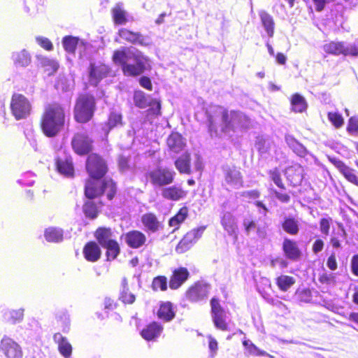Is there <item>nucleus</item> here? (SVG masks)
<instances>
[{"instance_id": "nucleus-1", "label": "nucleus", "mask_w": 358, "mask_h": 358, "mask_svg": "<svg viewBox=\"0 0 358 358\" xmlns=\"http://www.w3.org/2000/svg\"><path fill=\"white\" fill-rule=\"evenodd\" d=\"M129 50L123 47L115 50L112 55L113 64L121 68L125 76L137 77L151 69L150 59L147 56L137 49L129 55Z\"/></svg>"}, {"instance_id": "nucleus-2", "label": "nucleus", "mask_w": 358, "mask_h": 358, "mask_svg": "<svg viewBox=\"0 0 358 358\" xmlns=\"http://www.w3.org/2000/svg\"><path fill=\"white\" fill-rule=\"evenodd\" d=\"M64 106L52 101L45 105L39 120V127L42 133L48 138L57 136L64 129L66 123Z\"/></svg>"}, {"instance_id": "nucleus-3", "label": "nucleus", "mask_w": 358, "mask_h": 358, "mask_svg": "<svg viewBox=\"0 0 358 358\" xmlns=\"http://www.w3.org/2000/svg\"><path fill=\"white\" fill-rule=\"evenodd\" d=\"M117 192L116 182L110 178L94 179L89 177L85 182L84 195L88 199H95L106 194L108 200H113Z\"/></svg>"}, {"instance_id": "nucleus-4", "label": "nucleus", "mask_w": 358, "mask_h": 358, "mask_svg": "<svg viewBox=\"0 0 358 358\" xmlns=\"http://www.w3.org/2000/svg\"><path fill=\"white\" fill-rule=\"evenodd\" d=\"M250 126V117L238 110H228L224 108L221 112L220 131L230 134L236 130L247 129Z\"/></svg>"}, {"instance_id": "nucleus-5", "label": "nucleus", "mask_w": 358, "mask_h": 358, "mask_svg": "<svg viewBox=\"0 0 358 358\" xmlns=\"http://www.w3.org/2000/svg\"><path fill=\"white\" fill-rule=\"evenodd\" d=\"M96 110L94 96L90 93L80 94L73 107V119L78 124H87L93 119Z\"/></svg>"}, {"instance_id": "nucleus-6", "label": "nucleus", "mask_w": 358, "mask_h": 358, "mask_svg": "<svg viewBox=\"0 0 358 358\" xmlns=\"http://www.w3.org/2000/svg\"><path fill=\"white\" fill-rule=\"evenodd\" d=\"M85 170L89 177L102 179L108 171L106 160L96 152L90 153L85 161Z\"/></svg>"}, {"instance_id": "nucleus-7", "label": "nucleus", "mask_w": 358, "mask_h": 358, "mask_svg": "<svg viewBox=\"0 0 358 358\" xmlns=\"http://www.w3.org/2000/svg\"><path fill=\"white\" fill-rule=\"evenodd\" d=\"M176 172L171 169L159 166L148 171L145 178L150 182L156 187H165L175 181Z\"/></svg>"}, {"instance_id": "nucleus-8", "label": "nucleus", "mask_w": 358, "mask_h": 358, "mask_svg": "<svg viewBox=\"0 0 358 358\" xmlns=\"http://www.w3.org/2000/svg\"><path fill=\"white\" fill-rule=\"evenodd\" d=\"M10 108L12 115L16 120L28 117L31 113V104L29 99L22 94L14 93L11 96Z\"/></svg>"}, {"instance_id": "nucleus-9", "label": "nucleus", "mask_w": 358, "mask_h": 358, "mask_svg": "<svg viewBox=\"0 0 358 358\" xmlns=\"http://www.w3.org/2000/svg\"><path fill=\"white\" fill-rule=\"evenodd\" d=\"M210 305L212 321L215 327L222 331H229L230 327L227 322L226 312L222 306L219 298L215 296L211 298Z\"/></svg>"}, {"instance_id": "nucleus-10", "label": "nucleus", "mask_w": 358, "mask_h": 358, "mask_svg": "<svg viewBox=\"0 0 358 358\" xmlns=\"http://www.w3.org/2000/svg\"><path fill=\"white\" fill-rule=\"evenodd\" d=\"M71 143L73 151L80 156L89 155L94 148V140L86 132L74 134Z\"/></svg>"}, {"instance_id": "nucleus-11", "label": "nucleus", "mask_w": 358, "mask_h": 358, "mask_svg": "<svg viewBox=\"0 0 358 358\" xmlns=\"http://www.w3.org/2000/svg\"><path fill=\"white\" fill-rule=\"evenodd\" d=\"M206 229V227H199L186 232L176 246V252L178 254L185 253L192 248Z\"/></svg>"}, {"instance_id": "nucleus-12", "label": "nucleus", "mask_w": 358, "mask_h": 358, "mask_svg": "<svg viewBox=\"0 0 358 358\" xmlns=\"http://www.w3.org/2000/svg\"><path fill=\"white\" fill-rule=\"evenodd\" d=\"M209 294V286L197 281L187 287L185 296L191 303H197L206 299Z\"/></svg>"}, {"instance_id": "nucleus-13", "label": "nucleus", "mask_w": 358, "mask_h": 358, "mask_svg": "<svg viewBox=\"0 0 358 358\" xmlns=\"http://www.w3.org/2000/svg\"><path fill=\"white\" fill-rule=\"evenodd\" d=\"M89 82L97 86L103 79L107 78L110 73V68L102 62H91L88 67Z\"/></svg>"}, {"instance_id": "nucleus-14", "label": "nucleus", "mask_w": 358, "mask_h": 358, "mask_svg": "<svg viewBox=\"0 0 358 358\" xmlns=\"http://www.w3.org/2000/svg\"><path fill=\"white\" fill-rule=\"evenodd\" d=\"M0 350L7 358H22L21 347L9 337L3 336L1 341Z\"/></svg>"}, {"instance_id": "nucleus-15", "label": "nucleus", "mask_w": 358, "mask_h": 358, "mask_svg": "<svg viewBox=\"0 0 358 358\" xmlns=\"http://www.w3.org/2000/svg\"><path fill=\"white\" fill-rule=\"evenodd\" d=\"M190 273L185 267H178L172 271L169 281V287L171 289H179L189 279Z\"/></svg>"}, {"instance_id": "nucleus-16", "label": "nucleus", "mask_w": 358, "mask_h": 358, "mask_svg": "<svg viewBox=\"0 0 358 358\" xmlns=\"http://www.w3.org/2000/svg\"><path fill=\"white\" fill-rule=\"evenodd\" d=\"M83 255L87 262L94 263L101 259L102 251L100 245L95 241H90L84 245Z\"/></svg>"}, {"instance_id": "nucleus-17", "label": "nucleus", "mask_w": 358, "mask_h": 358, "mask_svg": "<svg viewBox=\"0 0 358 358\" xmlns=\"http://www.w3.org/2000/svg\"><path fill=\"white\" fill-rule=\"evenodd\" d=\"M282 249L285 256L290 260L297 261L301 255V251L296 241L290 238H285L282 242Z\"/></svg>"}, {"instance_id": "nucleus-18", "label": "nucleus", "mask_w": 358, "mask_h": 358, "mask_svg": "<svg viewBox=\"0 0 358 358\" xmlns=\"http://www.w3.org/2000/svg\"><path fill=\"white\" fill-rule=\"evenodd\" d=\"M124 240L129 248L138 249L145 245L147 238L141 231L131 230L124 234Z\"/></svg>"}, {"instance_id": "nucleus-19", "label": "nucleus", "mask_w": 358, "mask_h": 358, "mask_svg": "<svg viewBox=\"0 0 358 358\" xmlns=\"http://www.w3.org/2000/svg\"><path fill=\"white\" fill-rule=\"evenodd\" d=\"M141 221L147 231L156 233L163 228L162 222L152 212L145 213L141 217Z\"/></svg>"}, {"instance_id": "nucleus-20", "label": "nucleus", "mask_w": 358, "mask_h": 358, "mask_svg": "<svg viewBox=\"0 0 358 358\" xmlns=\"http://www.w3.org/2000/svg\"><path fill=\"white\" fill-rule=\"evenodd\" d=\"M57 171L66 177H73L74 166L70 156L57 157L55 159Z\"/></svg>"}, {"instance_id": "nucleus-21", "label": "nucleus", "mask_w": 358, "mask_h": 358, "mask_svg": "<svg viewBox=\"0 0 358 358\" xmlns=\"http://www.w3.org/2000/svg\"><path fill=\"white\" fill-rule=\"evenodd\" d=\"M161 194L162 198L166 200L178 201L187 196V192L178 185H167L162 188Z\"/></svg>"}, {"instance_id": "nucleus-22", "label": "nucleus", "mask_w": 358, "mask_h": 358, "mask_svg": "<svg viewBox=\"0 0 358 358\" xmlns=\"http://www.w3.org/2000/svg\"><path fill=\"white\" fill-rule=\"evenodd\" d=\"M285 176L292 185L294 187L300 185L303 179V168L300 164H293L286 169Z\"/></svg>"}, {"instance_id": "nucleus-23", "label": "nucleus", "mask_w": 358, "mask_h": 358, "mask_svg": "<svg viewBox=\"0 0 358 358\" xmlns=\"http://www.w3.org/2000/svg\"><path fill=\"white\" fill-rule=\"evenodd\" d=\"M118 35L122 40L131 44H138L142 46L148 45L145 41L144 36L140 32H135L127 28H122L119 29Z\"/></svg>"}, {"instance_id": "nucleus-24", "label": "nucleus", "mask_w": 358, "mask_h": 358, "mask_svg": "<svg viewBox=\"0 0 358 358\" xmlns=\"http://www.w3.org/2000/svg\"><path fill=\"white\" fill-rule=\"evenodd\" d=\"M163 329L164 327L160 323L153 321L141 331V336L147 341H154L160 336Z\"/></svg>"}, {"instance_id": "nucleus-25", "label": "nucleus", "mask_w": 358, "mask_h": 358, "mask_svg": "<svg viewBox=\"0 0 358 358\" xmlns=\"http://www.w3.org/2000/svg\"><path fill=\"white\" fill-rule=\"evenodd\" d=\"M166 144L169 149L174 152L179 153L182 152L185 146L186 143L183 136L178 132H171L166 139Z\"/></svg>"}, {"instance_id": "nucleus-26", "label": "nucleus", "mask_w": 358, "mask_h": 358, "mask_svg": "<svg viewBox=\"0 0 358 358\" xmlns=\"http://www.w3.org/2000/svg\"><path fill=\"white\" fill-rule=\"evenodd\" d=\"M157 315V317L163 322H171L176 317L173 304L171 301L161 302Z\"/></svg>"}, {"instance_id": "nucleus-27", "label": "nucleus", "mask_w": 358, "mask_h": 358, "mask_svg": "<svg viewBox=\"0 0 358 358\" xmlns=\"http://www.w3.org/2000/svg\"><path fill=\"white\" fill-rule=\"evenodd\" d=\"M221 225L229 236L237 238L238 226L234 217L229 212L224 213L220 220Z\"/></svg>"}, {"instance_id": "nucleus-28", "label": "nucleus", "mask_w": 358, "mask_h": 358, "mask_svg": "<svg viewBox=\"0 0 358 358\" xmlns=\"http://www.w3.org/2000/svg\"><path fill=\"white\" fill-rule=\"evenodd\" d=\"M96 242L101 246L114 240L112 229L106 227H99L94 232Z\"/></svg>"}, {"instance_id": "nucleus-29", "label": "nucleus", "mask_w": 358, "mask_h": 358, "mask_svg": "<svg viewBox=\"0 0 358 358\" xmlns=\"http://www.w3.org/2000/svg\"><path fill=\"white\" fill-rule=\"evenodd\" d=\"M99 206H103L101 201L96 202L94 199H88L83 205V212L86 217L94 220L100 213Z\"/></svg>"}, {"instance_id": "nucleus-30", "label": "nucleus", "mask_w": 358, "mask_h": 358, "mask_svg": "<svg viewBox=\"0 0 358 358\" xmlns=\"http://www.w3.org/2000/svg\"><path fill=\"white\" fill-rule=\"evenodd\" d=\"M188 215L189 208L186 206H184L178 210L176 215L169 220V226L174 227L172 232H175L180 229V224L185 221Z\"/></svg>"}, {"instance_id": "nucleus-31", "label": "nucleus", "mask_w": 358, "mask_h": 358, "mask_svg": "<svg viewBox=\"0 0 358 358\" xmlns=\"http://www.w3.org/2000/svg\"><path fill=\"white\" fill-rule=\"evenodd\" d=\"M174 165L180 173L190 174L192 173L190 153L188 152H184L176 159Z\"/></svg>"}, {"instance_id": "nucleus-32", "label": "nucleus", "mask_w": 358, "mask_h": 358, "mask_svg": "<svg viewBox=\"0 0 358 358\" xmlns=\"http://www.w3.org/2000/svg\"><path fill=\"white\" fill-rule=\"evenodd\" d=\"M53 339L58 345V350L59 353L64 358H69L72 354V346L67 339L60 333L55 334Z\"/></svg>"}, {"instance_id": "nucleus-33", "label": "nucleus", "mask_w": 358, "mask_h": 358, "mask_svg": "<svg viewBox=\"0 0 358 358\" xmlns=\"http://www.w3.org/2000/svg\"><path fill=\"white\" fill-rule=\"evenodd\" d=\"M111 15L115 24H125L128 22L127 12L123 8L122 3H117L111 8Z\"/></svg>"}, {"instance_id": "nucleus-34", "label": "nucleus", "mask_w": 358, "mask_h": 358, "mask_svg": "<svg viewBox=\"0 0 358 358\" xmlns=\"http://www.w3.org/2000/svg\"><path fill=\"white\" fill-rule=\"evenodd\" d=\"M123 124L122 114L115 110L110 111L105 122L106 131L109 132L115 128L122 127Z\"/></svg>"}, {"instance_id": "nucleus-35", "label": "nucleus", "mask_w": 358, "mask_h": 358, "mask_svg": "<svg viewBox=\"0 0 358 358\" xmlns=\"http://www.w3.org/2000/svg\"><path fill=\"white\" fill-rule=\"evenodd\" d=\"M282 229L287 234L296 236L299 231V221L294 217H285L281 223Z\"/></svg>"}, {"instance_id": "nucleus-36", "label": "nucleus", "mask_w": 358, "mask_h": 358, "mask_svg": "<svg viewBox=\"0 0 358 358\" xmlns=\"http://www.w3.org/2000/svg\"><path fill=\"white\" fill-rule=\"evenodd\" d=\"M291 110L294 113H303L306 110L308 104L305 98L299 93H294L292 95Z\"/></svg>"}, {"instance_id": "nucleus-37", "label": "nucleus", "mask_w": 358, "mask_h": 358, "mask_svg": "<svg viewBox=\"0 0 358 358\" xmlns=\"http://www.w3.org/2000/svg\"><path fill=\"white\" fill-rule=\"evenodd\" d=\"M106 250V261L111 262L115 260L120 253L121 248L119 243L114 239L102 246Z\"/></svg>"}, {"instance_id": "nucleus-38", "label": "nucleus", "mask_w": 358, "mask_h": 358, "mask_svg": "<svg viewBox=\"0 0 358 358\" xmlns=\"http://www.w3.org/2000/svg\"><path fill=\"white\" fill-rule=\"evenodd\" d=\"M259 15L268 36L271 38L273 37L275 29V22L273 17L265 10H261L259 13Z\"/></svg>"}, {"instance_id": "nucleus-39", "label": "nucleus", "mask_w": 358, "mask_h": 358, "mask_svg": "<svg viewBox=\"0 0 358 358\" xmlns=\"http://www.w3.org/2000/svg\"><path fill=\"white\" fill-rule=\"evenodd\" d=\"M44 236L48 242L58 243L63 240V230L56 227H48L45 230Z\"/></svg>"}, {"instance_id": "nucleus-40", "label": "nucleus", "mask_w": 358, "mask_h": 358, "mask_svg": "<svg viewBox=\"0 0 358 358\" xmlns=\"http://www.w3.org/2000/svg\"><path fill=\"white\" fill-rule=\"evenodd\" d=\"M337 169L348 181L358 186V177L355 174L353 169L339 160H337Z\"/></svg>"}, {"instance_id": "nucleus-41", "label": "nucleus", "mask_w": 358, "mask_h": 358, "mask_svg": "<svg viewBox=\"0 0 358 358\" xmlns=\"http://www.w3.org/2000/svg\"><path fill=\"white\" fill-rule=\"evenodd\" d=\"M150 287L153 292H166L169 287L166 276L164 275H159L154 277Z\"/></svg>"}, {"instance_id": "nucleus-42", "label": "nucleus", "mask_w": 358, "mask_h": 358, "mask_svg": "<svg viewBox=\"0 0 358 358\" xmlns=\"http://www.w3.org/2000/svg\"><path fill=\"white\" fill-rule=\"evenodd\" d=\"M296 280L287 275H280L275 278V284L278 289L282 292H287L295 284Z\"/></svg>"}, {"instance_id": "nucleus-43", "label": "nucleus", "mask_w": 358, "mask_h": 358, "mask_svg": "<svg viewBox=\"0 0 358 358\" xmlns=\"http://www.w3.org/2000/svg\"><path fill=\"white\" fill-rule=\"evenodd\" d=\"M40 64L43 68V72L48 76H52L59 68L57 62L47 57L42 58L40 61Z\"/></svg>"}, {"instance_id": "nucleus-44", "label": "nucleus", "mask_w": 358, "mask_h": 358, "mask_svg": "<svg viewBox=\"0 0 358 358\" xmlns=\"http://www.w3.org/2000/svg\"><path fill=\"white\" fill-rule=\"evenodd\" d=\"M224 180L229 185L240 183L243 185V177L241 173L236 169H228L224 173Z\"/></svg>"}, {"instance_id": "nucleus-45", "label": "nucleus", "mask_w": 358, "mask_h": 358, "mask_svg": "<svg viewBox=\"0 0 358 358\" xmlns=\"http://www.w3.org/2000/svg\"><path fill=\"white\" fill-rule=\"evenodd\" d=\"M7 322L15 324L22 321L24 317V309L18 308L8 310L5 313Z\"/></svg>"}, {"instance_id": "nucleus-46", "label": "nucleus", "mask_w": 358, "mask_h": 358, "mask_svg": "<svg viewBox=\"0 0 358 358\" xmlns=\"http://www.w3.org/2000/svg\"><path fill=\"white\" fill-rule=\"evenodd\" d=\"M243 227L247 235L257 229V234L260 238H264L266 236V231L259 227H257L255 221L252 220L244 219L243 221Z\"/></svg>"}, {"instance_id": "nucleus-47", "label": "nucleus", "mask_w": 358, "mask_h": 358, "mask_svg": "<svg viewBox=\"0 0 358 358\" xmlns=\"http://www.w3.org/2000/svg\"><path fill=\"white\" fill-rule=\"evenodd\" d=\"M62 43L64 50L69 53H74L78 43V38L71 36L63 38Z\"/></svg>"}, {"instance_id": "nucleus-48", "label": "nucleus", "mask_w": 358, "mask_h": 358, "mask_svg": "<svg viewBox=\"0 0 358 358\" xmlns=\"http://www.w3.org/2000/svg\"><path fill=\"white\" fill-rule=\"evenodd\" d=\"M134 102L135 106L139 108H145L149 103L146 94L141 90H136L134 92Z\"/></svg>"}, {"instance_id": "nucleus-49", "label": "nucleus", "mask_w": 358, "mask_h": 358, "mask_svg": "<svg viewBox=\"0 0 358 358\" xmlns=\"http://www.w3.org/2000/svg\"><path fill=\"white\" fill-rule=\"evenodd\" d=\"M148 106H150L145 113L147 117H157L161 115V103L160 101L157 99H152L149 103Z\"/></svg>"}, {"instance_id": "nucleus-50", "label": "nucleus", "mask_w": 358, "mask_h": 358, "mask_svg": "<svg viewBox=\"0 0 358 358\" xmlns=\"http://www.w3.org/2000/svg\"><path fill=\"white\" fill-rule=\"evenodd\" d=\"M243 345L245 347V350L250 355L255 356H267L268 354L264 351L259 349L254 343L250 342L249 340H244L243 341Z\"/></svg>"}, {"instance_id": "nucleus-51", "label": "nucleus", "mask_w": 358, "mask_h": 358, "mask_svg": "<svg viewBox=\"0 0 358 358\" xmlns=\"http://www.w3.org/2000/svg\"><path fill=\"white\" fill-rule=\"evenodd\" d=\"M31 63V56L24 50L17 53L15 59V64L19 66H27Z\"/></svg>"}, {"instance_id": "nucleus-52", "label": "nucleus", "mask_w": 358, "mask_h": 358, "mask_svg": "<svg viewBox=\"0 0 358 358\" xmlns=\"http://www.w3.org/2000/svg\"><path fill=\"white\" fill-rule=\"evenodd\" d=\"M337 54L342 53L344 55L355 56L358 55V49L353 45H345L343 43H337Z\"/></svg>"}, {"instance_id": "nucleus-53", "label": "nucleus", "mask_w": 358, "mask_h": 358, "mask_svg": "<svg viewBox=\"0 0 358 358\" xmlns=\"http://www.w3.org/2000/svg\"><path fill=\"white\" fill-rule=\"evenodd\" d=\"M268 175L275 185L281 189H285V185L282 181L281 173L278 168L275 167L268 171Z\"/></svg>"}, {"instance_id": "nucleus-54", "label": "nucleus", "mask_w": 358, "mask_h": 358, "mask_svg": "<svg viewBox=\"0 0 358 358\" xmlns=\"http://www.w3.org/2000/svg\"><path fill=\"white\" fill-rule=\"evenodd\" d=\"M119 300L124 305H131L136 301V296L130 289L120 291Z\"/></svg>"}, {"instance_id": "nucleus-55", "label": "nucleus", "mask_w": 358, "mask_h": 358, "mask_svg": "<svg viewBox=\"0 0 358 358\" xmlns=\"http://www.w3.org/2000/svg\"><path fill=\"white\" fill-rule=\"evenodd\" d=\"M295 294L301 302L308 303L312 299V293L309 288L298 289Z\"/></svg>"}, {"instance_id": "nucleus-56", "label": "nucleus", "mask_w": 358, "mask_h": 358, "mask_svg": "<svg viewBox=\"0 0 358 358\" xmlns=\"http://www.w3.org/2000/svg\"><path fill=\"white\" fill-rule=\"evenodd\" d=\"M36 41L44 50L47 51L53 50L52 43L48 38L39 36L36 38Z\"/></svg>"}, {"instance_id": "nucleus-57", "label": "nucleus", "mask_w": 358, "mask_h": 358, "mask_svg": "<svg viewBox=\"0 0 358 358\" xmlns=\"http://www.w3.org/2000/svg\"><path fill=\"white\" fill-rule=\"evenodd\" d=\"M118 167L121 171H126L129 169V158L124 155H120L117 159Z\"/></svg>"}, {"instance_id": "nucleus-58", "label": "nucleus", "mask_w": 358, "mask_h": 358, "mask_svg": "<svg viewBox=\"0 0 358 358\" xmlns=\"http://www.w3.org/2000/svg\"><path fill=\"white\" fill-rule=\"evenodd\" d=\"M208 348L210 352V355L212 357H214L217 354L218 350V343L217 340L211 335L208 336Z\"/></svg>"}, {"instance_id": "nucleus-59", "label": "nucleus", "mask_w": 358, "mask_h": 358, "mask_svg": "<svg viewBox=\"0 0 358 358\" xmlns=\"http://www.w3.org/2000/svg\"><path fill=\"white\" fill-rule=\"evenodd\" d=\"M292 151L301 157H304L308 154V150L306 147L301 143L298 142L296 145L291 148Z\"/></svg>"}, {"instance_id": "nucleus-60", "label": "nucleus", "mask_w": 358, "mask_h": 358, "mask_svg": "<svg viewBox=\"0 0 358 358\" xmlns=\"http://www.w3.org/2000/svg\"><path fill=\"white\" fill-rule=\"evenodd\" d=\"M331 219L322 218L320 222V231L322 234L329 235Z\"/></svg>"}, {"instance_id": "nucleus-61", "label": "nucleus", "mask_w": 358, "mask_h": 358, "mask_svg": "<svg viewBox=\"0 0 358 358\" xmlns=\"http://www.w3.org/2000/svg\"><path fill=\"white\" fill-rule=\"evenodd\" d=\"M117 307V302L110 298V297H106L103 301V308L105 310H115Z\"/></svg>"}, {"instance_id": "nucleus-62", "label": "nucleus", "mask_w": 358, "mask_h": 358, "mask_svg": "<svg viewBox=\"0 0 358 358\" xmlns=\"http://www.w3.org/2000/svg\"><path fill=\"white\" fill-rule=\"evenodd\" d=\"M139 84L142 87L148 90L149 91L152 90V84L151 80L148 76H144L141 77L139 79Z\"/></svg>"}, {"instance_id": "nucleus-63", "label": "nucleus", "mask_w": 358, "mask_h": 358, "mask_svg": "<svg viewBox=\"0 0 358 358\" xmlns=\"http://www.w3.org/2000/svg\"><path fill=\"white\" fill-rule=\"evenodd\" d=\"M347 129L350 133L358 131V117H352L349 120Z\"/></svg>"}, {"instance_id": "nucleus-64", "label": "nucleus", "mask_w": 358, "mask_h": 358, "mask_svg": "<svg viewBox=\"0 0 358 358\" xmlns=\"http://www.w3.org/2000/svg\"><path fill=\"white\" fill-rule=\"evenodd\" d=\"M319 281L322 284L330 285L334 283V278L333 275L324 273L320 275Z\"/></svg>"}]
</instances>
